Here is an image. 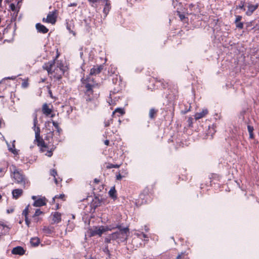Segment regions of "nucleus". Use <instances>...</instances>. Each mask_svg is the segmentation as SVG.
I'll return each instance as SVG.
<instances>
[{"label": "nucleus", "mask_w": 259, "mask_h": 259, "mask_svg": "<svg viewBox=\"0 0 259 259\" xmlns=\"http://www.w3.org/2000/svg\"><path fill=\"white\" fill-rule=\"evenodd\" d=\"M37 117L35 116L33 119V130L35 131V140L37 143V145L40 147V150L42 152H46V155L51 157L56 145L61 141L60 135L62 130L59 128L57 122L53 121L52 124L56 131L55 132L50 131L47 133L45 140L48 141L47 143L40 139V129L37 125Z\"/></svg>", "instance_id": "nucleus-1"}, {"label": "nucleus", "mask_w": 259, "mask_h": 259, "mask_svg": "<svg viewBox=\"0 0 259 259\" xmlns=\"http://www.w3.org/2000/svg\"><path fill=\"white\" fill-rule=\"evenodd\" d=\"M81 82L86 101L92 102L97 100L100 96V83L97 82L93 76H90L82 78Z\"/></svg>", "instance_id": "nucleus-2"}, {"label": "nucleus", "mask_w": 259, "mask_h": 259, "mask_svg": "<svg viewBox=\"0 0 259 259\" xmlns=\"http://www.w3.org/2000/svg\"><path fill=\"white\" fill-rule=\"evenodd\" d=\"M57 55L53 60L45 63L42 66V68L47 71L48 74L54 78L60 80L66 72L68 67L65 65L63 61L58 60Z\"/></svg>", "instance_id": "nucleus-3"}, {"label": "nucleus", "mask_w": 259, "mask_h": 259, "mask_svg": "<svg viewBox=\"0 0 259 259\" xmlns=\"http://www.w3.org/2000/svg\"><path fill=\"white\" fill-rule=\"evenodd\" d=\"M166 98L169 103L167 109H164V111L174 113V103L179 98V88L177 84L170 85V87L168 89V93L166 95Z\"/></svg>", "instance_id": "nucleus-4"}, {"label": "nucleus", "mask_w": 259, "mask_h": 259, "mask_svg": "<svg viewBox=\"0 0 259 259\" xmlns=\"http://www.w3.org/2000/svg\"><path fill=\"white\" fill-rule=\"evenodd\" d=\"M10 169L11 172V177L13 178L15 182L25 186L26 183H28L27 180L25 178L21 170H19L15 165H12Z\"/></svg>", "instance_id": "nucleus-5"}, {"label": "nucleus", "mask_w": 259, "mask_h": 259, "mask_svg": "<svg viewBox=\"0 0 259 259\" xmlns=\"http://www.w3.org/2000/svg\"><path fill=\"white\" fill-rule=\"evenodd\" d=\"M109 227H114L115 228L119 229V231L113 233L111 234V237L113 240H117L118 241L123 242L124 241L128 236L129 230L128 228H121L120 226L117 225L115 227L110 226Z\"/></svg>", "instance_id": "nucleus-6"}, {"label": "nucleus", "mask_w": 259, "mask_h": 259, "mask_svg": "<svg viewBox=\"0 0 259 259\" xmlns=\"http://www.w3.org/2000/svg\"><path fill=\"white\" fill-rule=\"evenodd\" d=\"M112 229H114V227L109 226L104 227L102 226L99 227H95L90 230V235L91 236H94L96 235L101 236L104 232L107 231H111Z\"/></svg>", "instance_id": "nucleus-7"}, {"label": "nucleus", "mask_w": 259, "mask_h": 259, "mask_svg": "<svg viewBox=\"0 0 259 259\" xmlns=\"http://www.w3.org/2000/svg\"><path fill=\"white\" fill-rule=\"evenodd\" d=\"M15 30H12L10 26H7L4 29L3 38H5V41H10L14 37Z\"/></svg>", "instance_id": "nucleus-8"}, {"label": "nucleus", "mask_w": 259, "mask_h": 259, "mask_svg": "<svg viewBox=\"0 0 259 259\" xmlns=\"http://www.w3.org/2000/svg\"><path fill=\"white\" fill-rule=\"evenodd\" d=\"M57 11L56 10L53 12H50L47 15V18H43L42 21L54 24L57 21Z\"/></svg>", "instance_id": "nucleus-9"}, {"label": "nucleus", "mask_w": 259, "mask_h": 259, "mask_svg": "<svg viewBox=\"0 0 259 259\" xmlns=\"http://www.w3.org/2000/svg\"><path fill=\"white\" fill-rule=\"evenodd\" d=\"M32 199L34 201L33 205L35 207L44 206L47 203V199L45 197L32 196Z\"/></svg>", "instance_id": "nucleus-10"}, {"label": "nucleus", "mask_w": 259, "mask_h": 259, "mask_svg": "<svg viewBox=\"0 0 259 259\" xmlns=\"http://www.w3.org/2000/svg\"><path fill=\"white\" fill-rule=\"evenodd\" d=\"M155 80L156 83L160 84L161 88L163 89H165L166 88H168V89L170 87V85H175V84H172L171 82L165 80L164 79H158V78H155Z\"/></svg>", "instance_id": "nucleus-11"}, {"label": "nucleus", "mask_w": 259, "mask_h": 259, "mask_svg": "<svg viewBox=\"0 0 259 259\" xmlns=\"http://www.w3.org/2000/svg\"><path fill=\"white\" fill-rule=\"evenodd\" d=\"M104 65L94 66L90 70V74L88 76H92L99 74L103 69Z\"/></svg>", "instance_id": "nucleus-12"}, {"label": "nucleus", "mask_w": 259, "mask_h": 259, "mask_svg": "<svg viewBox=\"0 0 259 259\" xmlns=\"http://www.w3.org/2000/svg\"><path fill=\"white\" fill-rule=\"evenodd\" d=\"M259 5L258 4L252 5L250 3H248L247 10L245 13L247 16H251L253 12L258 8Z\"/></svg>", "instance_id": "nucleus-13"}, {"label": "nucleus", "mask_w": 259, "mask_h": 259, "mask_svg": "<svg viewBox=\"0 0 259 259\" xmlns=\"http://www.w3.org/2000/svg\"><path fill=\"white\" fill-rule=\"evenodd\" d=\"M103 2L105 3V4L104 5L103 13L105 15V16L106 17L111 9V3L110 0H106Z\"/></svg>", "instance_id": "nucleus-14"}, {"label": "nucleus", "mask_w": 259, "mask_h": 259, "mask_svg": "<svg viewBox=\"0 0 259 259\" xmlns=\"http://www.w3.org/2000/svg\"><path fill=\"white\" fill-rule=\"evenodd\" d=\"M10 227L3 223H0V238L3 235H6L9 233Z\"/></svg>", "instance_id": "nucleus-15"}, {"label": "nucleus", "mask_w": 259, "mask_h": 259, "mask_svg": "<svg viewBox=\"0 0 259 259\" xmlns=\"http://www.w3.org/2000/svg\"><path fill=\"white\" fill-rule=\"evenodd\" d=\"M25 250L21 246H17L12 250V253L15 255H22L25 253Z\"/></svg>", "instance_id": "nucleus-16"}, {"label": "nucleus", "mask_w": 259, "mask_h": 259, "mask_svg": "<svg viewBox=\"0 0 259 259\" xmlns=\"http://www.w3.org/2000/svg\"><path fill=\"white\" fill-rule=\"evenodd\" d=\"M61 221V214L58 212H55L52 214V224H58Z\"/></svg>", "instance_id": "nucleus-17"}, {"label": "nucleus", "mask_w": 259, "mask_h": 259, "mask_svg": "<svg viewBox=\"0 0 259 259\" xmlns=\"http://www.w3.org/2000/svg\"><path fill=\"white\" fill-rule=\"evenodd\" d=\"M53 110V105L45 103L42 106V113H52Z\"/></svg>", "instance_id": "nucleus-18"}, {"label": "nucleus", "mask_w": 259, "mask_h": 259, "mask_svg": "<svg viewBox=\"0 0 259 259\" xmlns=\"http://www.w3.org/2000/svg\"><path fill=\"white\" fill-rule=\"evenodd\" d=\"M35 27L38 32L45 34L49 31V29L45 25L40 23H37Z\"/></svg>", "instance_id": "nucleus-19"}, {"label": "nucleus", "mask_w": 259, "mask_h": 259, "mask_svg": "<svg viewBox=\"0 0 259 259\" xmlns=\"http://www.w3.org/2000/svg\"><path fill=\"white\" fill-rule=\"evenodd\" d=\"M236 19L235 20V23L236 25V27L240 29H242L243 28L244 24L243 22H240L242 20V17L240 15L235 16Z\"/></svg>", "instance_id": "nucleus-20"}, {"label": "nucleus", "mask_w": 259, "mask_h": 259, "mask_svg": "<svg viewBox=\"0 0 259 259\" xmlns=\"http://www.w3.org/2000/svg\"><path fill=\"white\" fill-rule=\"evenodd\" d=\"M12 193L14 198L18 199L22 195L23 190L21 189H16L12 191Z\"/></svg>", "instance_id": "nucleus-21"}, {"label": "nucleus", "mask_w": 259, "mask_h": 259, "mask_svg": "<svg viewBox=\"0 0 259 259\" xmlns=\"http://www.w3.org/2000/svg\"><path fill=\"white\" fill-rule=\"evenodd\" d=\"M205 114H195L194 119L193 118H189L188 120V124L190 126L192 125L194 120H197L202 118Z\"/></svg>", "instance_id": "nucleus-22"}, {"label": "nucleus", "mask_w": 259, "mask_h": 259, "mask_svg": "<svg viewBox=\"0 0 259 259\" xmlns=\"http://www.w3.org/2000/svg\"><path fill=\"white\" fill-rule=\"evenodd\" d=\"M42 231L46 235H50L54 232V228L50 227H44Z\"/></svg>", "instance_id": "nucleus-23"}, {"label": "nucleus", "mask_w": 259, "mask_h": 259, "mask_svg": "<svg viewBox=\"0 0 259 259\" xmlns=\"http://www.w3.org/2000/svg\"><path fill=\"white\" fill-rule=\"evenodd\" d=\"M72 21H69L66 20V28L68 30V31L70 32V33H72L74 35H75V33L72 30Z\"/></svg>", "instance_id": "nucleus-24"}, {"label": "nucleus", "mask_w": 259, "mask_h": 259, "mask_svg": "<svg viewBox=\"0 0 259 259\" xmlns=\"http://www.w3.org/2000/svg\"><path fill=\"white\" fill-rule=\"evenodd\" d=\"M40 243V240L38 237L32 238L30 240V243L33 246H37Z\"/></svg>", "instance_id": "nucleus-25"}, {"label": "nucleus", "mask_w": 259, "mask_h": 259, "mask_svg": "<svg viewBox=\"0 0 259 259\" xmlns=\"http://www.w3.org/2000/svg\"><path fill=\"white\" fill-rule=\"evenodd\" d=\"M114 114H111L109 118L106 119L104 122L105 126H109L111 123L112 122L113 118L114 117Z\"/></svg>", "instance_id": "nucleus-26"}, {"label": "nucleus", "mask_w": 259, "mask_h": 259, "mask_svg": "<svg viewBox=\"0 0 259 259\" xmlns=\"http://www.w3.org/2000/svg\"><path fill=\"white\" fill-rule=\"evenodd\" d=\"M247 130L249 134V138L253 139L254 138V134H253V127L250 125H247Z\"/></svg>", "instance_id": "nucleus-27"}, {"label": "nucleus", "mask_w": 259, "mask_h": 259, "mask_svg": "<svg viewBox=\"0 0 259 259\" xmlns=\"http://www.w3.org/2000/svg\"><path fill=\"white\" fill-rule=\"evenodd\" d=\"M109 196L112 197V198H116V191L114 187H112L110 189V190L109 191Z\"/></svg>", "instance_id": "nucleus-28"}, {"label": "nucleus", "mask_w": 259, "mask_h": 259, "mask_svg": "<svg viewBox=\"0 0 259 259\" xmlns=\"http://www.w3.org/2000/svg\"><path fill=\"white\" fill-rule=\"evenodd\" d=\"M125 113V110H124V108L117 107L112 112V113Z\"/></svg>", "instance_id": "nucleus-29"}, {"label": "nucleus", "mask_w": 259, "mask_h": 259, "mask_svg": "<svg viewBox=\"0 0 259 259\" xmlns=\"http://www.w3.org/2000/svg\"><path fill=\"white\" fill-rule=\"evenodd\" d=\"M177 15L179 16L180 19L182 21H185L186 20H188V18L185 17V15L182 14L180 11H177Z\"/></svg>", "instance_id": "nucleus-30"}, {"label": "nucleus", "mask_w": 259, "mask_h": 259, "mask_svg": "<svg viewBox=\"0 0 259 259\" xmlns=\"http://www.w3.org/2000/svg\"><path fill=\"white\" fill-rule=\"evenodd\" d=\"M50 174L54 177V181L56 184H58V181L56 178V176L57 175V171L55 169H51L50 171Z\"/></svg>", "instance_id": "nucleus-31"}, {"label": "nucleus", "mask_w": 259, "mask_h": 259, "mask_svg": "<svg viewBox=\"0 0 259 259\" xmlns=\"http://www.w3.org/2000/svg\"><path fill=\"white\" fill-rule=\"evenodd\" d=\"M135 235L140 239L148 238L147 235L142 232L135 233Z\"/></svg>", "instance_id": "nucleus-32"}, {"label": "nucleus", "mask_w": 259, "mask_h": 259, "mask_svg": "<svg viewBox=\"0 0 259 259\" xmlns=\"http://www.w3.org/2000/svg\"><path fill=\"white\" fill-rule=\"evenodd\" d=\"M245 2L243 1H241L239 5L237 6V8H239L243 11L245 10L244 8Z\"/></svg>", "instance_id": "nucleus-33"}, {"label": "nucleus", "mask_w": 259, "mask_h": 259, "mask_svg": "<svg viewBox=\"0 0 259 259\" xmlns=\"http://www.w3.org/2000/svg\"><path fill=\"white\" fill-rule=\"evenodd\" d=\"M9 7H10V10L14 12V13H16V15H17V14L18 13V12H17L16 7L15 5L14 4H13V3H12V4H10Z\"/></svg>", "instance_id": "nucleus-34"}, {"label": "nucleus", "mask_w": 259, "mask_h": 259, "mask_svg": "<svg viewBox=\"0 0 259 259\" xmlns=\"http://www.w3.org/2000/svg\"><path fill=\"white\" fill-rule=\"evenodd\" d=\"M119 166H120V165H118V164H113L108 163L106 167L108 169H110V168H118V167H119Z\"/></svg>", "instance_id": "nucleus-35"}, {"label": "nucleus", "mask_w": 259, "mask_h": 259, "mask_svg": "<svg viewBox=\"0 0 259 259\" xmlns=\"http://www.w3.org/2000/svg\"><path fill=\"white\" fill-rule=\"evenodd\" d=\"M21 85L22 87L23 88H27L29 85L28 79H24L22 82Z\"/></svg>", "instance_id": "nucleus-36"}, {"label": "nucleus", "mask_w": 259, "mask_h": 259, "mask_svg": "<svg viewBox=\"0 0 259 259\" xmlns=\"http://www.w3.org/2000/svg\"><path fill=\"white\" fill-rule=\"evenodd\" d=\"M28 211H29V205H28L23 211L22 215H24L25 217H27V215L28 214Z\"/></svg>", "instance_id": "nucleus-37"}, {"label": "nucleus", "mask_w": 259, "mask_h": 259, "mask_svg": "<svg viewBox=\"0 0 259 259\" xmlns=\"http://www.w3.org/2000/svg\"><path fill=\"white\" fill-rule=\"evenodd\" d=\"M47 88L48 89V93H49L50 97L52 99L56 100V98L53 95L52 92L51 90L50 89V87L49 85H48Z\"/></svg>", "instance_id": "nucleus-38"}, {"label": "nucleus", "mask_w": 259, "mask_h": 259, "mask_svg": "<svg viewBox=\"0 0 259 259\" xmlns=\"http://www.w3.org/2000/svg\"><path fill=\"white\" fill-rule=\"evenodd\" d=\"M42 213V212L39 209H37L35 210V213L33 215V217L34 218L35 217L38 216Z\"/></svg>", "instance_id": "nucleus-39"}, {"label": "nucleus", "mask_w": 259, "mask_h": 259, "mask_svg": "<svg viewBox=\"0 0 259 259\" xmlns=\"http://www.w3.org/2000/svg\"><path fill=\"white\" fill-rule=\"evenodd\" d=\"M112 240V237H111V234L107 236L105 239V242L109 243Z\"/></svg>", "instance_id": "nucleus-40"}, {"label": "nucleus", "mask_w": 259, "mask_h": 259, "mask_svg": "<svg viewBox=\"0 0 259 259\" xmlns=\"http://www.w3.org/2000/svg\"><path fill=\"white\" fill-rule=\"evenodd\" d=\"M209 134H211V135L215 133V130L214 128V125H213L212 127L209 126Z\"/></svg>", "instance_id": "nucleus-41"}, {"label": "nucleus", "mask_w": 259, "mask_h": 259, "mask_svg": "<svg viewBox=\"0 0 259 259\" xmlns=\"http://www.w3.org/2000/svg\"><path fill=\"white\" fill-rule=\"evenodd\" d=\"M185 256V252H181L180 254H178L176 257V259H181L183 258Z\"/></svg>", "instance_id": "nucleus-42"}, {"label": "nucleus", "mask_w": 259, "mask_h": 259, "mask_svg": "<svg viewBox=\"0 0 259 259\" xmlns=\"http://www.w3.org/2000/svg\"><path fill=\"white\" fill-rule=\"evenodd\" d=\"M65 197V195L64 194H60L59 195H56L53 198V200L54 201L55 198H60V199H63Z\"/></svg>", "instance_id": "nucleus-43"}, {"label": "nucleus", "mask_w": 259, "mask_h": 259, "mask_svg": "<svg viewBox=\"0 0 259 259\" xmlns=\"http://www.w3.org/2000/svg\"><path fill=\"white\" fill-rule=\"evenodd\" d=\"M124 177V176H121V175L120 173H119V174L116 175V179L117 180H120Z\"/></svg>", "instance_id": "nucleus-44"}, {"label": "nucleus", "mask_w": 259, "mask_h": 259, "mask_svg": "<svg viewBox=\"0 0 259 259\" xmlns=\"http://www.w3.org/2000/svg\"><path fill=\"white\" fill-rule=\"evenodd\" d=\"M157 112H158L157 110H156L154 108H152L150 109L149 113H156Z\"/></svg>", "instance_id": "nucleus-45"}, {"label": "nucleus", "mask_w": 259, "mask_h": 259, "mask_svg": "<svg viewBox=\"0 0 259 259\" xmlns=\"http://www.w3.org/2000/svg\"><path fill=\"white\" fill-rule=\"evenodd\" d=\"M25 221L26 225L28 226H29V224H30V221H29L28 217H25Z\"/></svg>", "instance_id": "nucleus-46"}, {"label": "nucleus", "mask_w": 259, "mask_h": 259, "mask_svg": "<svg viewBox=\"0 0 259 259\" xmlns=\"http://www.w3.org/2000/svg\"><path fill=\"white\" fill-rule=\"evenodd\" d=\"M5 172V169L4 168L0 167V173H2V176Z\"/></svg>", "instance_id": "nucleus-47"}, {"label": "nucleus", "mask_w": 259, "mask_h": 259, "mask_svg": "<svg viewBox=\"0 0 259 259\" xmlns=\"http://www.w3.org/2000/svg\"><path fill=\"white\" fill-rule=\"evenodd\" d=\"M77 4L76 3H71L68 5V7H76Z\"/></svg>", "instance_id": "nucleus-48"}, {"label": "nucleus", "mask_w": 259, "mask_h": 259, "mask_svg": "<svg viewBox=\"0 0 259 259\" xmlns=\"http://www.w3.org/2000/svg\"><path fill=\"white\" fill-rule=\"evenodd\" d=\"M111 98V102H109V103L110 104V105H114V104H115V101H113L112 99V97H110Z\"/></svg>", "instance_id": "nucleus-49"}, {"label": "nucleus", "mask_w": 259, "mask_h": 259, "mask_svg": "<svg viewBox=\"0 0 259 259\" xmlns=\"http://www.w3.org/2000/svg\"><path fill=\"white\" fill-rule=\"evenodd\" d=\"M208 112V111L207 109H205V110H203L200 113H203V114L207 113Z\"/></svg>", "instance_id": "nucleus-50"}, {"label": "nucleus", "mask_w": 259, "mask_h": 259, "mask_svg": "<svg viewBox=\"0 0 259 259\" xmlns=\"http://www.w3.org/2000/svg\"><path fill=\"white\" fill-rule=\"evenodd\" d=\"M109 140H106L104 141V144L106 145H109Z\"/></svg>", "instance_id": "nucleus-51"}, {"label": "nucleus", "mask_w": 259, "mask_h": 259, "mask_svg": "<svg viewBox=\"0 0 259 259\" xmlns=\"http://www.w3.org/2000/svg\"><path fill=\"white\" fill-rule=\"evenodd\" d=\"M154 115H155V114H150V118H154Z\"/></svg>", "instance_id": "nucleus-52"}, {"label": "nucleus", "mask_w": 259, "mask_h": 259, "mask_svg": "<svg viewBox=\"0 0 259 259\" xmlns=\"http://www.w3.org/2000/svg\"><path fill=\"white\" fill-rule=\"evenodd\" d=\"M94 181H95L96 183H98L99 182V180H98L97 179H95L94 180Z\"/></svg>", "instance_id": "nucleus-53"}, {"label": "nucleus", "mask_w": 259, "mask_h": 259, "mask_svg": "<svg viewBox=\"0 0 259 259\" xmlns=\"http://www.w3.org/2000/svg\"><path fill=\"white\" fill-rule=\"evenodd\" d=\"M145 229L146 232H148L149 231L148 228H147L146 226L145 227Z\"/></svg>", "instance_id": "nucleus-54"}, {"label": "nucleus", "mask_w": 259, "mask_h": 259, "mask_svg": "<svg viewBox=\"0 0 259 259\" xmlns=\"http://www.w3.org/2000/svg\"><path fill=\"white\" fill-rule=\"evenodd\" d=\"M194 6V5H193V4H190V5H189V8H191V7L192 8V7H193Z\"/></svg>", "instance_id": "nucleus-55"}, {"label": "nucleus", "mask_w": 259, "mask_h": 259, "mask_svg": "<svg viewBox=\"0 0 259 259\" xmlns=\"http://www.w3.org/2000/svg\"><path fill=\"white\" fill-rule=\"evenodd\" d=\"M2 2H3V0H0V7H2Z\"/></svg>", "instance_id": "nucleus-56"}, {"label": "nucleus", "mask_w": 259, "mask_h": 259, "mask_svg": "<svg viewBox=\"0 0 259 259\" xmlns=\"http://www.w3.org/2000/svg\"><path fill=\"white\" fill-rule=\"evenodd\" d=\"M9 150H10V151H11L12 152V153H15L14 151H13L12 149H10Z\"/></svg>", "instance_id": "nucleus-57"}, {"label": "nucleus", "mask_w": 259, "mask_h": 259, "mask_svg": "<svg viewBox=\"0 0 259 259\" xmlns=\"http://www.w3.org/2000/svg\"><path fill=\"white\" fill-rule=\"evenodd\" d=\"M51 123V122H48L47 123V124H48V125H50Z\"/></svg>", "instance_id": "nucleus-58"}, {"label": "nucleus", "mask_w": 259, "mask_h": 259, "mask_svg": "<svg viewBox=\"0 0 259 259\" xmlns=\"http://www.w3.org/2000/svg\"><path fill=\"white\" fill-rule=\"evenodd\" d=\"M188 112V110H187L186 111H185L184 113H186V112Z\"/></svg>", "instance_id": "nucleus-59"}, {"label": "nucleus", "mask_w": 259, "mask_h": 259, "mask_svg": "<svg viewBox=\"0 0 259 259\" xmlns=\"http://www.w3.org/2000/svg\"><path fill=\"white\" fill-rule=\"evenodd\" d=\"M188 112V110H187L186 111H185L184 113H186V112Z\"/></svg>", "instance_id": "nucleus-60"}, {"label": "nucleus", "mask_w": 259, "mask_h": 259, "mask_svg": "<svg viewBox=\"0 0 259 259\" xmlns=\"http://www.w3.org/2000/svg\"><path fill=\"white\" fill-rule=\"evenodd\" d=\"M188 112V110H187L186 111H185L184 113H186V112Z\"/></svg>", "instance_id": "nucleus-61"}, {"label": "nucleus", "mask_w": 259, "mask_h": 259, "mask_svg": "<svg viewBox=\"0 0 259 259\" xmlns=\"http://www.w3.org/2000/svg\"><path fill=\"white\" fill-rule=\"evenodd\" d=\"M48 115V114H45V116H47Z\"/></svg>", "instance_id": "nucleus-62"}]
</instances>
